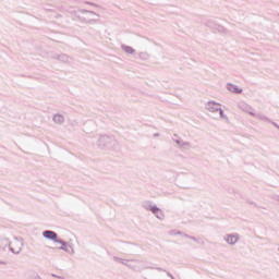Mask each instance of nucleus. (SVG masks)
Masks as SVG:
<instances>
[{"mask_svg": "<svg viewBox=\"0 0 279 279\" xmlns=\"http://www.w3.org/2000/svg\"><path fill=\"white\" fill-rule=\"evenodd\" d=\"M43 236H45V239H49L50 241H54L56 243H58V233L53 231H44Z\"/></svg>", "mask_w": 279, "mask_h": 279, "instance_id": "1", "label": "nucleus"}, {"mask_svg": "<svg viewBox=\"0 0 279 279\" xmlns=\"http://www.w3.org/2000/svg\"><path fill=\"white\" fill-rule=\"evenodd\" d=\"M236 241H239V236H236V235H228L227 236V243H229V245H234V243H236Z\"/></svg>", "mask_w": 279, "mask_h": 279, "instance_id": "2", "label": "nucleus"}, {"mask_svg": "<svg viewBox=\"0 0 279 279\" xmlns=\"http://www.w3.org/2000/svg\"><path fill=\"white\" fill-rule=\"evenodd\" d=\"M53 121L56 123H62L64 121V117L57 114V116H54Z\"/></svg>", "mask_w": 279, "mask_h": 279, "instance_id": "3", "label": "nucleus"}, {"mask_svg": "<svg viewBox=\"0 0 279 279\" xmlns=\"http://www.w3.org/2000/svg\"><path fill=\"white\" fill-rule=\"evenodd\" d=\"M58 243H61V247L59 250H64L65 252L69 250V244L62 241H58Z\"/></svg>", "mask_w": 279, "mask_h": 279, "instance_id": "4", "label": "nucleus"}, {"mask_svg": "<svg viewBox=\"0 0 279 279\" xmlns=\"http://www.w3.org/2000/svg\"><path fill=\"white\" fill-rule=\"evenodd\" d=\"M219 112H220L221 119H226V117L223 116V110L219 109Z\"/></svg>", "mask_w": 279, "mask_h": 279, "instance_id": "5", "label": "nucleus"}, {"mask_svg": "<svg viewBox=\"0 0 279 279\" xmlns=\"http://www.w3.org/2000/svg\"><path fill=\"white\" fill-rule=\"evenodd\" d=\"M160 209H153V213H158Z\"/></svg>", "mask_w": 279, "mask_h": 279, "instance_id": "6", "label": "nucleus"}, {"mask_svg": "<svg viewBox=\"0 0 279 279\" xmlns=\"http://www.w3.org/2000/svg\"><path fill=\"white\" fill-rule=\"evenodd\" d=\"M235 93H242V90L241 89H235Z\"/></svg>", "mask_w": 279, "mask_h": 279, "instance_id": "7", "label": "nucleus"}]
</instances>
